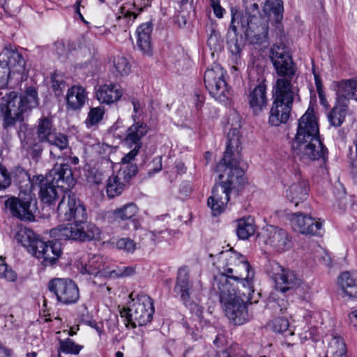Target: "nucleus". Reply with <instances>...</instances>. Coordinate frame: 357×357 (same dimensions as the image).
<instances>
[{"instance_id": "obj_64", "label": "nucleus", "mask_w": 357, "mask_h": 357, "mask_svg": "<svg viewBox=\"0 0 357 357\" xmlns=\"http://www.w3.org/2000/svg\"><path fill=\"white\" fill-rule=\"evenodd\" d=\"M11 351L0 346V357H10Z\"/></svg>"}, {"instance_id": "obj_51", "label": "nucleus", "mask_w": 357, "mask_h": 357, "mask_svg": "<svg viewBox=\"0 0 357 357\" xmlns=\"http://www.w3.org/2000/svg\"><path fill=\"white\" fill-rule=\"evenodd\" d=\"M135 273V267L134 266H121L116 269L109 271V276L114 278L128 277Z\"/></svg>"}, {"instance_id": "obj_26", "label": "nucleus", "mask_w": 357, "mask_h": 357, "mask_svg": "<svg viewBox=\"0 0 357 357\" xmlns=\"http://www.w3.org/2000/svg\"><path fill=\"white\" fill-rule=\"evenodd\" d=\"M153 25L151 22H145L139 25L136 31L137 45L144 54L150 55L152 52L151 33Z\"/></svg>"}, {"instance_id": "obj_57", "label": "nucleus", "mask_w": 357, "mask_h": 357, "mask_svg": "<svg viewBox=\"0 0 357 357\" xmlns=\"http://www.w3.org/2000/svg\"><path fill=\"white\" fill-rule=\"evenodd\" d=\"M18 326L17 319L13 314H9L5 317V327L8 330H12Z\"/></svg>"}, {"instance_id": "obj_43", "label": "nucleus", "mask_w": 357, "mask_h": 357, "mask_svg": "<svg viewBox=\"0 0 357 357\" xmlns=\"http://www.w3.org/2000/svg\"><path fill=\"white\" fill-rule=\"evenodd\" d=\"M346 344L340 337H333L329 342L325 357H347Z\"/></svg>"}, {"instance_id": "obj_22", "label": "nucleus", "mask_w": 357, "mask_h": 357, "mask_svg": "<svg viewBox=\"0 0 357 357\" xmlns=\"http://www.w3.org/2000/svg\"><path fill=\"white\" fill-rule=\"evenodd\" d=\"M248 102L253 113L256 115L261 113L267 107L266 86L259 84L251 89L248 96Z\"/></svg>"}, {"instance_id": "obj_12", "label": "nucleus", "mask_w": 357, "mask_h": 357, "mask_svg": "<svg viewBox=\"0 0 357 357\" xmlns=\"http://www.w3.org/2000/svg\"><path fill=\"white\" fill-rule=\"evenodd\" d=\"M0 64L3 68V81L9 79L12 75L22 74L25 70V60L17 47L6 44L0 52Z\"/></svg>"}, {"instance_id": "obj_17", "label": "nucleus", "mask_w": 357, "mask_h": 357, "mask_svg": "<svg viewBox=\"0 0 357 357\" xmlns=\"http://www.w3.org/2000/svg\"><path fill=\"white\" fill-rule=\"evenodd\" d=\"M292 147L295 155L301 159H309L311 160H322L324 162L327 158L328 150L324 146L319 138L313 140L293 143Z\"/></svg>"}, {"instance_id": "obj_47", "label": "nucleus", "mask_w": 357, "mask_h": 357, "mask_svg": "<svg viewBox=\"0 0 357 357\" xmlns=\"http://www.w3.org/2000/svg\"><path fill=\"white\" fill-rule=\"evenodd\" d=\"M105 109L102 107H92L88 113L85 123L87 128L97 125L103 119Z\"/></svg>"}, {"instance_id": "obj_23", "label": "nucleus", "mask_w": 357, "mask_h": 357, "mask_svg": "<svg viewBox=\"0 0 357 357\" xmlns=\"http://www.w3.org/2000/svg\"><path fill=\"white\" fill-rule=\"evenodd\" d=\"M82 274L93 276L94 279L101 280L109 275V271L105 268V260L102 256L97 255L91 257L88 263L80 269Z\"/></svg>"}, {"instance_id": "obj_6", "label": "nucleus", "mask_w": 357, "mask_h": 357, "mask_svg": "<svg viewBox=\"0 0 357 357\" xmlns=\"http://www.w3.org/2000/svg\"><path fill=\"white\" fill-rule=\"evenodd\" d=\"M155 312L153 301L146 294H142L133 298L128 308L120 311L121 316L126 319L128 324L132 328L144 326L150 323Z\"/></svg>"}, {"instance_id": "obj_8", "label": "nucleus", "mask_w": 357, "mask_h": 357, "mask_svg": "<svg viewBox=\"0 0 357 357\" xmlns=\"http://www.w3.org/2000/svg\"><path fill=\"white\" fill-rule=\"evenodd\" d=\"M269 57L280 77L293 79L296 66L289 48L284 44H274L270 50Z\"/></svg>"}, {"instance_id": "obj_61", "label": "nucleus", "mask_w": 357, "mask_h": 357, "mask_svg": "<svg viewBox=\"0 0 357 357\" xmlns=\"http://www.w3.org/2000/svg\"><path fill=\"white\" fill-rule=\"evenodd\" d=\"M89 180L91 182H93V183L98 185L102 182V174L96 171L94 172L93 178L91 179V178L89 177Z\"/></svg>"}, {"instance_id": "obj_33", "label": "nucleus", "mask_w": 357, "mask_h": 357, "mask_svg": "<svg viewBox=\"0 0 357 357\" xmlns=\"http://www.w3.org/2000/svg\"><path fill=\"white\" fill-rule=\"evenodd\" d=\"M291 109L292 107L290 106L273 101L268 123L273 126L286 123L289 118Z\"/></svg>"}, {"instance_id": "obj_45", "label": "nucleus", "mask_w": 357, "mask_h": 357, "mask_svg": "<svg viewBox=\"0 0 357 357\" xmlns=\"http://www.w3.org/2000/svg\"><path fill=\"white\" fill-rule=\"evenodd\" d=\"M41 143L39 140L36 142L31 137H26L22 142V147L33 158H36L40 155L43 151V148Z\"/></svg>"}, {"instance_id": "obj_25", "label": "nucleus", "mask_w": 357, "mask_h": 357, "mask_svg": "<svg viewBox=\"0 0 357 357\" xmlns=\"http://www.w3.org/2000/svg\"><path fill=\"white\" fill-rule=\"evenodd\" d=\"M192 283L189 280V270L186 266L178 268L174 291L181 296L184 302H188L190 298Z\"/></svg>"}, {"instance_id": "obj_38", "label": "nucleus", "mask_w": 357, "mask_h": 357, "mask_svg": "<svg viewBox=\"0 0 357 357\" xmlns=\"http://www.w3.org/2000/svg\"><path fill=\"white\" fill-rule=\"evenodd\" d=\"M17 105L23 113L31 110L38 105V93L34 87H29L24 95L17 98Z\"/></svg>"}, {"instance_id": "obj_30", "label": "nucleus", "mask_w": 357, "mask_h": 357, "mask_svg": "<svg viewBox=\"0 0 357 357\" xmlns=\"http://www.w3.org/2000/svg\"><path fill=\"white\" fill-rule=\"evenodd\" d=\"M337 283L346 296L357 298V271L342 273L337 278Z\"/></svg>"}, {"instance_id": "obj_58", "label": "nucleus", "mask_w": 357, "mask_h": 357, "mask_svg": "<svg viewBox=\"0 0 357 357\" xmlns=\"http://www.w3.org/2000/svg\"><path fill=\"white\" fill-rule=\"evenodd\" d=\"M167 232V230H157L155 229L153 231H149L148 233L149 237L151 238V241L154 242H159L161 241V238L162 237V235L165 234Z\"/></svg>"}, {"instance_id": "obj_14", "label": "nucleus", "mask_w": 357, "mask_h": 357, "mask_svg": "<svg viewBox=\"0 0 357 357\" xmlns=\"http://www.w3.org/2000/svg\"><path fill=\"white\" fill-rule=\"evenodd\" d=\"M5 206L13 216L29 221L34 220V213L37 209L36 200L30 195L23 198L10 197L6 200Z\"/></svg>"}, {"instance_id": "obj_52", "label": "nucleus", "mask_w": 357, "mask_h": 357, "mask_svg": "<svg viewBox=\"0 0 357 357\" xmlns=\"http://www.w3.org/2000/svg\"><path fill=\"white\" fill-rule=\"evenodd\" d=\"M116 246L125 252L132 253L136 250L135 243L129 238H122L116 243Z\"/></svg>"}, {"instance_id": "obj_4", "label": "nucleus", "mask_w": 357, "mask_h": 357, "mask_svg": "<svg viewBox=\"0 0 357 357\" xmlns=\"http://www.w3.org/2000/svg\"><path fill=\"white\" fill-rule=\"evenodd\" d=\"M216 264L220 274L215 276L213 281L217 277L225 276L231 287L235 282V287L244 289V295L254 292L255 273L245 256L230 248L218 255Z\"/></svg>"}, {"instance_id": "obj_24", "label": "nucleus", "mask_w": 357, "mask_h": 357, "mask_svg": "<svg viewBox=\"0 0 357 357\" xmlns=\"http://www.w3.org/2000/svg\"><path fill=\"white\" fill-rule=\"evenodd\" d=\"M149 130L147 125L143 122H136L127 130L125 143L129 148L140 149L142 146V139Z\"/></svg>"}, {"instance_id": "obj_27", "label": "nucleus", "mask_w": 357, "mask_h": 357, "mask_svg": "<svg viewBox=\"0 0 357 357\" xmlns=\"http://www.w3.org/2000/svg\"><path fill=\"white\" fill-rule=\"evenodd\" d=\"M309 184L307 181L301 180L292 183L286 192L289 201L297 206L300 202L306 200L309 195Z\"/></svg>"}, {"instance_id": "obj_55", "label": "nucleus", "mask_w": 357, "mask_h": 357, "mask_svg": "<svg viewBox=\"0 0 357 357\" xmlns=\"http://www.w3.org/2000/svg\"><path fill=\"white\" fill-rule=\"evenodd\" d=\"M52 87L57 96H61L63 89L65 87V82L63 80L57 79L56 77L52 78Z\"/></svg>"}, {"instance_id": "obj_10", "label": "nucleus", "mask_w": 357, "mask_h": 357, "mask_svg": "<svg viewBox=\"0 0 357 357\" xmlns=\"http://www.w3.org/2000/svg\"><path fill=\"white\" fill-rule=\"evenodd\" d=\"M225 72L218 63H213L211 68H208L204 74V83L210 94L225 102L229 99V91L225 80Z\"/></svg>"}, {"instance_id": "obj_34", "label": "nucleus", "mask_w": 357, "mask_h": 357, "mask_svg": "<svg viewBox=\"0 0 357 357\" xmlns=\"http://www.w3.org/2000/svg\"><path fill=\"white\" fill-rule=\"evenodd\" d=\"M142 11V8H137L135 2L126 3L119 8L116 20L120 24L129 26Z\"/></svg>"}, {"instance_id": "obj_11", "label": "nucleus", "mask_w": 357, "mask_h": 357, "mask_svg": "<svg viewBox=\"0 0 357 357\" xmlns=\"http://www.w3.org/2000/svg\"><path fill=\"white\" fill-rule=\"evenodd\" d=\"M47 287L56 296V301L63 305L75 304L79 299L78 286L70 278H53L50 280Z\"/></svg>"}, {"instance_id": "obj_53", "label": "nucleus", "mask_w": 357, "mask_h": 357, "mask_svg": "<svg viewBox=\"0 0 357 357\" xmlns=\"http://www.w3.org/2000/svg\"><path fill=\"white\" fill-rule=\"evenodd\" d=\"M11 183V176L8 169L0 164V190L6 189Z\"/></svg>"}, {"instance_id": "obj_16", "label": "nucleus", "mask_w": 357, "mask_h": 357, "mask_svg": "<svg viewBox=\"0 0 357 357\" xmlns=\"http://www.w3.org/2000/svg\"><path fill=\"white\" fill-rule=\"evenodd\" d=\"M319 138V129L314 110L309 107L301 117L295 140L293 143L313 140Z\"/></svg>"}, {"instance_id": "obj_7", "label": "nucleus", "mask_w": 357, "mask_h": 357, "mask_svg": "<svg viewBox=\"0 0 357 357\" xmlns=\"http://www.w3.org/2000/svg\"><path fill=\"white\" fill-rule=\"evenodd\" d=\"M266 271L274 280L276 289L282 293L298 289L304 293L309 289L294 271L284 268L275 261H268Z\"/></svg>"}, {"instance_id": "obj_36", "label": "nucleus", "mask_w": 357, "mask_h": 357, "mask_svg": "<svg viewBox=\"0 0 357 357\" xmlns=\"http://www.w3.org/2000/svg\"><path fill=\"white\" fill-rule=\"evenodd\" d=\"M46 142L50 146V153L54 158H61L63 156L59 153L68 149V138L62 133L55 132Z\"/></svg>"}, {"instance_id": "obj_59", "label": "nucleus", "mask_w": 357, "mask_h": 357, "mask_svg": "<svg viewBox=\"0 0 357 357\" xmlns=\"http://www.w3.org/2000/svg\"><path fill=\"white\" fill-rule=\"evenodd\" d=\"M153 162L155 163L156 166L154 167L153 170H149V172H148V174L149 176H151L152 174L160 172L162 169L161 158H155L153 159Z\"/></svg>"}, {"instance_id": "obj_48", "label": "nucleus", "mask_w": 357, "mask_h": 357, "mask_svg": "<svg viewBox=\"0 0 357 357\" xmlns=\"http://www.w3.org/2000/svg\"><path fill=\"white\" fill-rule=\"evenodd\" d=\"M114 67L116 76L128 75L131 70V66L127 59L124 56H117L114 60Z\"/></svg>"}, {"instance_id": "obj_19", "label": "nucleus", "mask_w": 357, "mask_h": 357, "mask_svg": "<svg viewBox=\"0 0 357 357\" xmlns=\"http://www.w3.org/2000/svg\"><path fill=\"white\" fill-rule=\"evenodd\" d=\"M36 249L33 255L42 259L45 266H52L56 263L61 255V244L58 242H45L42 240L36 243Z\"/></svg>"}, {"instance_id": "obj_46", "label": "nucleus", "mask_w": 357, "mask_h": 357, "mask_svg": "<svg viewBox=\"0 0 357 357\" xmlns=\"http://www.w3.org/2000/svg\"><path fill=\"white\" fill-rule=\"evenodd\" d=\"M271 327L275 333H285V336H291L294 332L291 331L289 327V323L287 319L283 317H278L272 321Z\"/></svg>"}, {"instance_id": "obj_44", "label": "nucleus", "mask_w": 357, "mask_h": 357, "mask_svg": "<svg viewBox=\"0 0 357 357\" xmlns=\"http://www.w3.org/2000/svg\"><path fill=\"white\" fill-rule=\"evenodd\" d=\"M83 345L75 343L72 339L59 340V354L78 355L83 349Z\"/></svg>"}, {"instance_id": "obj_3", "label": "nucleus", "mask_w": 357, "mask_h": 357, "mask_svg": "<svg viewBox=\"0 0 357 357\" xmlns=\"http://www.w3.org/2000/svg\"><path fill=\"white\" fill-rule=\"evenodd\" d=\"M225 276L217 277L213 282V290L218 295L225 315L236 325H241L250 320L252 314L248 311V301L253 292L244 295L241 287H231Z\"/></svg>"}, {"instance_id": "obj_54", "label": "nucleus", "mask_w": 357, "mask_h": 357, "mask_svg": "<svg viewBox=\"0 0 357 357\" xmlns=\"http://www.w3.org/2000/svg\"><path fill=\"white\" fill-rule=\"evenodd\" d=\"M56 53L60 56H67L70 52V43L67 44L63 40H58L54 43Z\"/></svg>"}, {"instance_id": "obj_1", "label": "nucleus", "mask_w": 357, "mask_h": 357, "mask_svg": "<svg viewBox=\"0 0 357 357\" xmlns=\"http://www.w3.org/2000/svg\"><path fill=\"white\" fill-rule=\"evenodd\" d=\"M62 195L57 207L61 221L75 220L74 223L61 225L50 229V234L56 240H72L79 242L91 241L100 237V230L92 222H86L85 206L70 190L62 189L55 183L43 179L40 183L39 197L44 203L51 204Z\"/></svg>"}, {"instance_id": "obj_9", "label": "nucleus", "mask_w": 357, "mask_h": 357, "mask_svg": "<svg viewBox=\"0 0 357 357\" xmlns=\"http://www.w3.org/2000/svg\"><path fill=\"white\" fill-rule=\"evenodd\" d=\"M241 142L240 132L238 129L233 128L227 134L226 151L223 158L217 165V171L227 173V169L240 168L241 161Z\"/></svg>"}, {"instance_id": "obj_2", "label": "nucleus", "mask_w": 357, "mask_h": 357, "mask_svg": "<svg viewBox=\"0 0 357 357\" xmlns=\"http://www.w3.org/2000/svg\"><path fill=\"white\" fill-rule=\"evenodd\" d=\"M259 1L243 0L245 12L232 8L230 29L236 35L243 33L251 43L262 45L268 41L270 15L272 13L275 22L280 24L283 18L284 7L282 0H267L261 13Z\"/></svg>"}, {"instance_id": "obj_50", "label": "nucleus", "mask_w": 357, "mask_h": 357, "mask_svg": "<svg viewBox=\"0 0 357 357\" xmlns=\"http://www.w3.org/2000/svg\"><path fill=\"white\" fill-rule=\"evenodd\" d=\"M0 278H3L9 282H14L17 279L15 272L8 266L1 257L0 258Z\"/></svg>"}, {"instance_id": "obj_60", "label": "nucleus", "mask_w": 357, "mask_h": 357, "mask_svg": "<svg viewBox=\"0 0 357 357\" xmlns=\"http://www.w3.org/2000/svg\"><path fill=\"white\" fill-rule=\"evenodd\" d=\"M314 75L315 84H316L319 97L321 98L322 95H323V90H322V86H321V79H320L319 77L314 73Z\"/></svg>"}, {"instance_id": "obj_29", "label": "nucleus", "mask_w": 357, "mask_h": 357, "mask_svg": "<svg viewBox=\"0 0 357 357\" xmlns=\"http://www.w3.org/2000/svg\"><path fill=\"white\" fill-rule=\"evenodd\" d=\"M132 177L118 172L116 174H112L107 181L106 192L109 198H114L120 195L124 190L126 185Z\"/></svg>"}, {"instance_id": "obj_42", "label": "nucleus", "mask_w": 357, "mask_h": 357, "mask_svg": "<svg viewBox=\"0 0 357 357\" xmlns=\"http://www.w3.org/2000/svg\"><path fill=\"white\" fill-rule=\"evenodd\" d=\"M355 79H343L339 82L337 84V100H340L341 102H348L349 99H353L355 96L354 92Z\"/></svg>"}, {"instance_id": "obj_56", "label": "nucleus", "mask_w": 357, "mask_h": 357, "mask_svg": "<svg viewBox=\"0 0 357 357\" xmlns=\"http://www.w3.org/2000/svg\"><path fill=\"white\" fill-rule=\"evenodd\" d=\"M211 6L213 13L218 18H221L225 13V9L220 5V0H211Z\"/></svg>"}, {"instance_id": "obj_5", "label": "nucleus", "mask_w": 357, "mask_h": 357, "mask_svg": "<svg viewBox=\"0 0 357 357\" xmlns=\"http://www.w3.org/2000/svg\"><path fill=\"white\" fill-rule=\"evenodd\" d=\"M225 181L215 185L212 195L208 197L207 204L214 216L221 214L229 200V193L232 190L238 189L243 183L244 172L241 168L227 169Z\"/></svg>"}, {"instance_id": "obj_32", "label": "nucleus", "mask_w": 357, "mask_h": 357, "mask_svg": "<svg viewBox=\"0 0 357 357\" xmlns=\"http://www.w3.org/2000/svg\"><path fill=\"white\" fill-rule=\"evenodd\" d=\"M123 95L121 86L116 84H104L96 92L97 99L102 103L112 104L119 100Z\"/></svg>"}, {"instance_id": "obj_41", "label": "nucleus", "mask_w": 357, "mask_h": 357, "mask_svg": "<svg viewBox=\"0 0 357 357\" xmlns=\"http://www.w3.org/2000/svg\"><path fill=\"white\" fill-rule=\"evenodd\" d=\"M236 235L242 240L248 239L255 232L254 220L251 217L241 218L236 221Z\"/></svg>"}, {"instance_id": "obj_13", "label": "nucleus", "mask_w": 357, "mask_h": 357, "mask_svg": "<svg viewBox=\"0 0 357 357\" xmlns=\"http://www.w3.org/2000/svg\"><path fill=\"white\" fill-rule=\"evenodd\" d=\"M0 119L3 128L15 126L23 121L24 113L17 105V94L15 91L6 93L0 100Z\"/></svg>"}, {"instance_id": "obj_31", "label": "nucleus", "mask_w": 357, "mask_h": 357, "mask_svg": "<svg viewBox=\"0 0 357 357\" xmlns=\"http://www.w3.org/2000/svg\"><path fill=\"white\" fill-rule=\"evenodd\" d=\"M86 98L85 89L82 86L74 85L67 91L66 107L68 109L79 110L84 106Z\"/></svg>"}, {"instance_id": "obj_37", "label": "nucleus", "mask_w": 357, "mask_h": 357, "mask_svg": "<svg viewBox=\"0 0 357 357\" xmlns=\"http://www.w3.org/2000/svg\"><path fill=\"white\" fill-rule=\"evenodd\" d=\"M130 149L131 150L121 158V167L118 172L132 177L136 175L138 171L137 165L133 162L139 149L135 147Z\"/></svg>"}, {"instance_id": "obj_20", "label": "nucleus", "mask_w": 357, "mask_h": 357, "mask_svg": "<svg viewBox=\"0 0 357 357\" xmlns=\"http://www.w3.org/2000/svg\"><path fill=\"white\" fill-rule=\"evenodd\" d=\"M265 243L280 252L289 250L292 245L291 238L287 231L273 226L266 229Z\"/></svg>"}, {"instance_id": "obj_35", "label": "nucleus", "mask_w": 357, "mask_h": 357, "mask_svg": "<svg viewBox=\"0 0 357 357\" xmlns=\"http://www.w3.org/2000/svg\"><path fill=\"white\" fill-rule=\"evenodd\" d=\"M15 239L32 254L36 249V243L40 241L33 231L28 228H20L16 233Z\"/></svg>"}, {"instance_id": "obj_21", "label": "nucleus", "mask_w": 357, "mask_h": 357, "mask_svg": "<svg viewBox=\"0 0 357 357\" xmlns=\"http://www.w3.org/2000/svg\"><path fill=\"white\" fill-rule=\"evenodd\" d=\"M46 177L61 187V190H70L75 182L72 170L67 164H56Z\"/></svg>"}, {"instance_id": "obj_28", "label": "nucleus", "mask_w": 357, "mask_h": 357, "mask_svg": "<svg viewBox=\"0 0 357 357\" xmlns=\"http://www.w3.org/2000/svg\"><path fill=\"white\" fill-rule=\"evenodd\" d=\"M138 211L139 208L133 202H129L113 210L112 214L114 219L116 220H131L134 229L137 230L141 226L139 220L135 218Z\"/></svg>"}, {"instance_id": "obj_40", "label": "nucleus", "mask_w": 357, "mask_h": 357, "mask_svg": "<svg viewBox=\"0 0 357 357\" xmlns=\"http://www.w3.org/2000/svg\"><path fill=\"white\" fill-rule=\"evenodd\" d=\"M56 132L52 121L48 117H41L38 121L36 135L40 142H46Z\"/></svg>"}, {"instance_id": "obj_49", "label": "nucleus", "mask_w": 357, "mask_h": 357, "mask_svg": "<svg viewBox=\"0 0 357 357\" xmlns=\"http://www.w3.org/2000/svg\"><path fill=\"white\" fill-rule=\"evenodd\" d=\"M207 33L208 35L207 40L208 46L211 50L217 51L220 48L222 45L220 33L216 30L215 27L213 24H211L208 26Z\"/></svg>"}, {"instance_id": "obj_62", "label": "nucleus", "mask_w": 357, "mask_h": 357, "mask_svg": "<svg viewBox=\"0 0 357 357\" xmlns=\"http://www.w3.org/2000/svg\"><path fill=\"white\" fill-rule=\"evenodd\" d=\"M132 106H133V110H134V112L135 113V115H132V118H133L134 121H135V119L137 117L136 114L138 113V112L140 109V102H139V100L133 99L132 100Z\"/></svg>"}, {"instance_id": "obj_63", "label": "nucleus", "mask_w": 357, "mask_h": 357, "mask_svg": "<svg viewBox=\"0 0 357 357\" xmlns=\"http://www.w3.org/2000/svg\"><path fill=\"white\" fill-rule=\"evenodd\" d=\"M349 319L354 326H357V309L353 310L349 314Z\"/></svg>"}, {"instance_id": "obj_39", "label": "nucleus", "mask_w": 357, "mask_h": 357, "mask_svg": "<svg viewBox=\"0 0 357 357\" xmlns=\"http://www.w3.org/2000/svg\"><path fill=\"white\" fill-rule=\"evenodd\" d=\"M347 102H341V100H337L336 105L328 114V120L331 126L339 127L343 123L347 114Z\"/></svg>"}, {"instance_id": "obj_18", "label": "nucleus", "mask_w": 357, "mask_h": 357, "mask_svg": "<svg viewBox=\"0 0 357 357\" xmlns=\"http://www.w3.org/2000/svg\"><path fill=\"white\" fill-rule=\"evenodd\" d=\"M292 79L279 77L273 86V101L292 107L298 98V89L291 83Z\"/></svg>"}, {"instance_id": "obj_15", "label": "nucleus", "mask_w": 357, "mask_h": 357, "mask_svg": "<svg viewBox=\"0 0 357 357\" xmlns=\"http://www.w3.org/2000/svg\"><path fill=\"white\" fill-rule=\"evenodd\" d=\"M289 220L295 231L302 234L321 236L324 229L323 222L304 213L296 212L289 215Z\"/></svg>"}]
</instances>
